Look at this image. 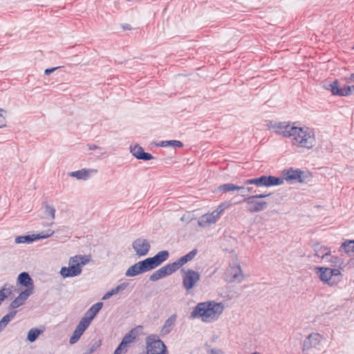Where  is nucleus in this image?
<instances>
[{
  "label": "nucleus",
  "instance_id": "6",
  "mask_svg": "<svg viewBox=\"0 0 354 354\" xmlns=\"http://www.w3.org/2000/svg\"><path fill=\"white\" fill-rule=\"evenodd\" d=\"M270 194H256L245 197L243 201L247 203V210L251 213L259 212L266 209L268 204L266 201H256V198H263L269 196Z\"/></svg>",
  "mask_w": 354,
  "mask_h": 354
},
{
  "label": "nucleus",
  "instance_id": "4",
  "mask_svg": "<svg viewBox=\"0 0 354 354\" xmlns=\"http://www.w3.org/2000/svg\"><path fill=\"white\" fill-rule=\"evenodd\" d=\"M82 255H76L71 257L69 260V266L62 267L60 270V274L64 278L73 277L78 276L82 272V266L86 263V261L79 262V259H84Z\"/></svg>",
  "mask_w": 354,
  "mask_h": 354
},
{
  "label": "nucleus",
  "instance_id": "35",
  "mask_svg": "<svg viewBox=\"0 0 354 354\" xmlns=\"http://www.w3.org/2000/svg\"><path fill=\"white\" fill-rule=\"evenodd\" d=\"M326 260L330 262L331 263V266L334 267L340 266L344 263V261L342 260V259L337 256L331 255L330 253H329L328 259Z\"/></svg>",
  "mask_w": 354,
  "mask_h": 354
},
{
  "label": "nucleus",
  "instance_id": "26",
  "mask_svg": "<svg viewBox=\"0 0 354 354\" xmlns=\"http://www.w3.org/2000/svg\"><path fill=\"white\" fill-rule=\"evenodd\" d=\"M215 223L216 219L214 218V215L210 214L209 213L201 216L198 221V225L203 227H207Z\"/></svg>",
  "mask_w": 354,
  "mask_h": 354
},
{
  "label": "nucleus",
  "instance_id": "2",
  "mask_svg": "<svg viewBox=\"0 0 354 354\" xmlns=\"http://www.w3.org/2000/svg\"><path fill=\"white\" fill-rule=\"evenodd\" d=\"M223 306L221 303L214 301L198 304L191 313L193 318H201L204 322H212L216 320L223 313Z\"/></svg>",
  "mask_w": 354,
  "mask_h": 354
},
{
  "label": "nucleus",
  "instance_id": "36",
  "mask_svg": "<svg viewBox=\"0 0 354 354\" xmlns=\"http://www.w3.org/2000/svg\"><path fill=\"white\" fill-rule=\"evenodd\" d=\"M129 346L127 345L124 342L121 341L120 344L115 348L113 354H123L128 351Z\"/></svg>",
  "mask_w": 354,
  "mask_h": 354
},
{
  "label": "nucleus",
  "instance_id": "37",
  "mask_svg": "<svg viewBox=\"0 0 354 354\" xmlns=\"http://www.w3.org/2000/svg\"><path fill=\"white\" fill-rule=\"evenodd\" d=\"M45 214L50 216L52 220L55 219V209L48 204L44 205Z\"/></svg>",
  "mask_w": 354,
  "mask_h": 354
},
{
  "label": "nucleus",
  "instance_id": "21",
  "mask_svg": "<svg viewBox=\"0 0 354 354\" xmlns=\"http://www.w3.org/2000/svg\"><path fill=\"white\" fill-rule=\"evenodd\" d=\"M198 250L194 249L187 254L179 258L176 261L171 263L172 266H174L175 270H178L180 267L183 266L187 262L192 261L197 254Z\"/></svg>",
  "mask_w": 354,
  "mask_h": 354
},
{
  "label": "nucleus",
  "instance_id": "8",
  "mask_svg": "<svg viewBox=\"0 0 354 354\" xmlns=\"http://www.w3.org/2000/svg\"><path fill=\"white\" fill-rule=\"evenodd\" d=\"M180 272L183 279V286L186 291L189 292L200 280V274L192 269H187L186 270L184 268L180 270Z\"/></svg>",
  "mask_w": 354,
  "mask_h": 354
},
{
  "label": "nucleus",
  "instance_id": "14",
  "mask_svg": "<svg viewBox=\"0 0 354 354\" xmlns=\"http://www.w3.org/2000/svg\"><path fill=\"white\" fill-rule=\"evenodd\" d=\"M149 242L145 239L139 238L132 243V248L135 250L137 255L140 257L147 254L150 250Z\"/></svg>",
  "mask_w": 354,
  "mask_h": 354
},
{
  "label": "nucleus",
  "instance_id": "31",
  "mask_svg": "<svg viewBox=\"0 0 354 354\" xmlns=\"http://www.w3.org/2000/svg\"><path fill=\"white\" fill-rule=\"evenodd\" d=\"M42 333L43 330L37 328H32L28 333L27 339L30 342H34L38 338L39 335Z\"/></svg>",
  "mask_w": 354,
  "mask_h": 354
},
{
  "label": "nucleus",
  "instance_id": "1",
  "mask_svg": "<svg viewBox=\"0 0 354 354\" xmlns=\"http://www.w3.org/2000/svg\"><path fill=\"white\" fill-rule=\"evenodd\" d=\"M267 126L274 129L276 134L291 138L292 146L310 149L316 145L315 134L308 127H298L291 125L290 122L273 120L268 121Z\"/></svg>",
  "mask_w": 354,
  "mask_h": 354
},
{
  "label": "nucleus",
  "instance_id": "18",
  "mask_svg": "<svg viewBox=\"0 0 354 354\" xmlns=\"http://www.w3.org/2000/svg\"><path fill=\"white\" fill-rule=\"evenodd\" d=\"M32 294V287L30 288H26L25 290L22 291L18 297H17L10 304L9 308L12 310H15V308H17L21 306H22L30 295Z\"/></svg>",
  "mask_w": 354,
  "mask_h": 354
},
{
  "label": "nucleus",
  "instance_id": "15",
  "mask_svg": "<svg viewBox=\"0 0 354 354\" xmlns=\"http://www.w3.org/2000/svg\"><path fill=\"white\" fill-rule=\"evenodd\" d=\"M148 271H150V269L144 259L130 266L126 271L125 275L127 277H135Z\"/></svg>",
  "mask_w": 354,
  "mask_h": 354
},
{
  "label": "nucleus",
  "instance_id": "9",
  "mask_svg": "<svg viewBox=\"0 0 354 354\" xmlns=\"http://www.w3.org/2000/svg\"><path fill=\"white\" fill-rule=\"evenodd\" d=\"M281 174L282 177L281 178H283V181L286 180V181L291 183L295 181L306 183V178L308 177L304 171L299 169H294L292 167L288 169H284Z\"/></svg>",
  "mask_w": 354,
  "mask_h": 354
},
{
  "label": "nucleus",
  "instance_id": "50",
  "mask_svg": "<svg viewBox=\"0 0 354 354\" xmlns=\"http://www.w3.org/2000/svg\"><path fill=\"white\" fill-rule=\"evenodd\" d=\"M84 259H79V262L86 261V263H87L88 262V259L86 256H84Z\"/></svg>",
  "mask_w": 354,
  "mask_h": 354
},
{
  "label": "nucleus",
  "instance_id": "22",
  "mask_svg": "<svg viewBox=\"0 0 354 354\" xmlns=\"http://www.w3.org/2000/svg\"><path fill=\"white\" fill-rule=\"evenodd\" d=\"M177 319V315L176 314L171 315L164 323L161 330L160 335L162 336H165L171 333L173 328L175 326V323Z\"/></svg>",
  "mask_w": 354,
  "mask_h": 354
},
{
  "label": "nucleus",
  "instance_id": "7",
  "mask_svg": "<svg viewBox=\"0 0 354 354\" xmlns=\"http://www.w3.org/2000/svg\"><path fill=\"white\" fill-rule=\"evenodd\" d=\"M245 185H255L257 187H271L283 184V178L273 176H261L245 180Z\"/></svg>",
  "mask_w": 354,
  "mask_h": 354
},
{
  "label": "nucleus",
  "instance_id": "25",
  "mask_svg": "<svg viewBox=\"0 0 354 354\" xmlns=\"http://www.w3.org/2000/svg\"><path fill=\"white\" fill-rule=\"evenodd\" d=\"M103 306L102 302H97L93 304L84 314V317L91 322L95 315L99 313Z\"/></svg>",
  "mask_w": 354,
  "mask_h": 354
},
{
  "label": "nucleus",
  "instance_id": "41",
  "mask_svg": "<svg viewBox=\"0 0 354 354\" xmlns=\"http://www.w3.org/2000/svg\"><path fill=\"white\" fill-rule=\"evenodd\" d=\"M3 112H5L4 109H0V128H2L6 125V118L1 114Z\"/></svg>",
  "mask_w": 354,
  "mask_h": 354
},
{
  "label": "nucleus",
  "instance_id": "10",
  "mask_svg": "<svg viewBox=\"0 0 354 354\" xmlns=\"http://www.w3.org/2000/svg\"><path fill=\"white\" fill-rule=\"evenodd\" d=\"M225 279L229 283L241 282L243 274L240 265H230L225 272Z\"/></svg>",
  "mask_w": 354,
  "mask_h": 354
},
{
  "label": "nucleus",
  "instance_id": "20",
  "mask_svg": "<svg viewBox=\"0 0 354 354\" xmlns=\"http://www.w3.org/2000/svg\"><path fill=\"white\" fill-rule=\"evenodd\" d=\"M97 171H98L96 169L84 168L77 171L70 172L69 176L71 177H75L78 180H86L91 176L96 174Z\"/></svg>",
  "mask_w": 354,
  "mask_h": 354
},
{
  "label": "nucleus",
  "instance_id": "34",
  "mask_svg": "<svg viewBox=\"0 0 354 354\" xmlns=\"http://www.w3.org/2000/svg\"><path fill=\"white\" fill-rule=\"evenodd\" d=\"M158 146H160V147H168V146H171V147H178V148H180V147H183V144L182 142L179 141V140H165V141H162L160 144H158Z\"/></svg>",
  "mask_w": 354,
  "mask_h": 354
},
{
  "label": "nucleus",
  "instance_id": "40",
  "mask_svg": "<svg viewBox=\"0 0 354 354\" xmlns=\"http://www.w3.org/2000/svg\"><path fill=\"white\" fill-rule=\"evenodd\" d=\"M129 286L127 282H123L115 287L117 292H120L124 290H125Z\"/></svg>",
  "mask_w": 354,
  "mask_h": 354
},
{
  "label": "nucleus",
  "instance_id": "44",
  "mask_svg": "<svg viewBox=\"0 0 354 354\" xmlns=\"http://www.w3.org/2000/svg\"><path fill=\"white\" fill-rule=\"evenodd\" d=\"M87 147L89 150H95V149H100L102 150V148L95 144H88Z\"/></svg>",
  "mask_w": 354,
  "mask_h": 354
},
{
  "label": "nucleus",
  "instance_id": "28",
  "mask_svg": "<svg viewBox=\"0 0 354 354\" xmlns=\"http://www.w3.org/2000/svg\"><path fill=\"white\" fill-rule=\"evenodd\" d=\"M17 313V310H11L2 317V319L0 320V332H1L8 325V324L11 321V319L14 318Z\"/></svg>",
  "mask_w": 354,
  "mask_h": 354
},
{
  "label": "nucleus",
  "instance_id": "47",
  "mask_svg": "<svg viewBox=\"0 0 354 354\" xmlns=\"http://www.w3.org/2000/svg\"><path fill=\"white\" fill-rule=\"evenodd\" d=\"M225 208V203H221L220 205H218V207H217V209L216 210L221 211V214L224 211Z\"/></svg>",
  "mask_w": 354,
  "mask_h": 354
},
{
  "label": "nucleus",
  "instance_id": "32",
  "mask_svg": "<svg viewBox=\"0 0 354 354\" xmlns=\"http://www.w3.org/2000/svg\"><path fill=\"white\" fill-rule=\"evenodd\" d=\"M91 322L86 317H83L75 330L83 334L86 329L89 326Z\"/></svg>",
  "mask_w": 354,
  "mask_h": 354
},
{
  "label": "nucleus",
  "instance_id": "13",
  "mask_svg": "<svg viewBox=\"0 0 354 354\" xmlns=\"http://www.w3.org/2000/svg\"><path fill=\"white\" fill-rule=\"evenodd\" d=\"M327 89L330 90L333 95L338 96H348L354 91L352 85H344L343 87L339 86L337 80H335L328 84Z\"/></svg>",
  "mask_w": 354,
  "mask_h": 354
},
{
  "label": "nucleus",
  "instance_id": "52",
  "mask_svg": "<svg viewBox=\"0 0 354 354\" xmlns=\"http://www.w3.org/2000/svg\"><path fill=\"white\" fill-rule=\"evenodd\" d=\"M252 354H261V353H259V352H254V353H252Z\"/></svg>",
  "mask_w": 354,
  "mask_h": 354
},
{
  "label": "nucleus",
  "instance_id": "5",
  "mask_svg": "<svg viewBox=\"0 0 354 354\" xmlns=\"http://www.w3.org/2000/svg\"><path fill=\"white\" fill-rule=\"evenodd\" d=\"M146 350L147 354H169L165 344L155 334L147 337Z\"/></svg>",
  "mask_w": 354,
  "mask_h": 354
},
{
  "label": "nucleus",
  "instance_id": "29",
  "mask_svg": "<svg viewBox=\"0 0 354 354\" xmlns=\"http://www.w3.org/2000/svg\"><path fill=\"white\" fill-rule=\"evenodd\" d=\"M138 328H132L129 332H128L123 337L122 341L124 342V343L129 346L130 344L133 343L136 339L137 333H138Z\"/></svg>",
  "mask_w": 354,
  "mask_h": 354
},
{
  "label": "nucleus",
  "instance_id": "11",
  "mask_svg": "<svg viewBox=\"0 0 354 354\" xmlns=\"http://www.w3.org/2000/svg\"><path fill=\"white\" fill-rule=\"evenodd\" d=\"M169 257V253L167 250H162L158 252L152 257L145 259V261L149 266L150 270L158 267L163 262L167 261Z\"/></svg>",
  "mask_w": 354,
  "mask_h": 354
},
{
  "label": "nucleus",
  "instance_id": "24",
  "mask_svg": "<svg viewBox=\"0 0 354 354\" xmlns=\"http://www.w3.org/2000/svg\"><path fill=\"white\" fill-rule=\"evenodd\" d=\"M17 282L21 286L27 288H33V280L26 272H22L18 275Z\"/></svg>",
  "mask_w": 354,
  "mask_h": 354
},
{
  "label": "nucleus",
  "instance_id": "3",
  "mask_svg": "<svg viewBox=\"0 0 354 354\" xmlns=\"http://www.w3.org/2000/svg\"><path fill=\"white\" fill-rule=\"evenodd\" d=\"M315 270L317 274H319V279L330 286H337L342 281V274L338 268L316 267Z\"/></svg>",
  "mask_w": 354,
  "mask_h": 354
},
{
  "label": "nucleus",
  "instance_id": "46",
  "mask_svg": "<svg viewBox=\"0 0 354 354\" xmlns=\"http://www.w3.org/2000/svg\"><path fill=\"white\" fill-rule=\"evenodd\" d=\"M122 28L124 30H131L132 28H131V26L129 24H122Z\"/></svg>",
  "mask_w": 354,
  "mask_h": 354
},
{
  "label": "nucleus",
  "instance_id": "38",
  "mask_svg": "<svg viewBox=\"0 0 354 354\" xmlns=\"http://www.w3.org/2000/svg\"><path fill=\"white\" fill-rule=\"evenodd\" d=\"M82 335V333L75 330L73 331V335L70 337V339H69L70 344H75L80 339V338L81 337Z\"/></svg>",
  "mask_w": 354,
  "mask_h": 354
},
{
  "label": "nucleus",
  "instance_id": "16",
  "mask_svg": "<svg viewBox=\"0 0 354 354\" xmlns=\"http://www.w3.org/2000/svg\"><path fill=\"white\" fill-rule=\"evenodd\" d=\"M175 272L174 266H172L171 263H169L153 272V274L150 275L149 280L151 281H156L160 279L169 276Z\"/></svg>",
  "mask_w": 354,
  "mask_h": 354
},
{
  "label": "nucleus",
  "instance_id": "30",
  "mask_svg": "<svg viewBox=\"0 0 354 354\" xmlns=\"http://www.w3.org/2000/svg\"><path fill=\"white\" fill-rule=\"evenodd\" d=\"M241 189H244L243 186H238L232 183H226L220 185L218 189L223 192H229L232 191H239Z\"/></svg>",
  "mask_w": 354,
  "mask_h": 354
},
{
  "label": "nucleus",
  "instance_id": "39",
  "mask_svg": "<svg viewBox=\"0 0 354 354\" xmlns=\"http://www.w3.org/2000/svg\"><path fill=\"white\" fill-rule=\"evenodd\" d=\"M117 293L118 292L115 288H112L111 290H110L106 294L104 295V296L102 297V300H106L109 299L111 297L116 295Z\"/></svg>",
  "mask_w": 354,
  "mask_h": 354
},
{
  "label": "nucleus",
  "instance_id": "51",
  "mask_svg": "<svg viewBox=\"0 0 354 354\" xmlns=\"http://www.w3.org/2000/svg\"><path fill=\"white\" fill-rule=\"evenodd\" d=\"M245 189H246V188L245 187H244V189H240V190L242 191V192H241L242 193V196H244V197H245V194H243V192H244L243 191L245 190Z\"/></svg>",
  "mask_w": 354,
  "mask_h": 354
},
{
  "label": "nucleus",
  "instance_id": "19",
  "mask_svg": "<svg viewBox=\"0 0 354 354\" xmlns=\"http://www.w3.org/2000/svg\"><path fill=\"white\" fill-rule=\"evenodd\" d=\"M130 152L132 155L138 160H150L153 158V156L148 152H145L143 148L139 145H131Z\"/></svg>",
  "mask_w": 354,
  "mask_h": 354
},
{
  "label": "nucleus",
  "instance_id": "33",
  "mask_svg": "<svg viewBox=\"0 0 354 354\" xmlns=\"http://www.w3.org/2000/svg\"><path fill=\"white\" fill-rule=\"evenodd\" d=\"M102 345L101 339H96L92 341L88 345V349L84 352V354H92L95 352L97 348H99Z\"/></svg>",
  "mask_w": 354,
  "mask_h": 354
},
{
  "label": "nucleus",
  "instance_id": "43",
  "mask_svg": "<svg viewBox=\"0 0 354 354\" xmlns=\"http://www.w3.org/2000/svg\"><path fill=\"white\" fill-rule=\"evenodd\" d=\"M59 68V67H53V68H46L44 71V74L46 75H50L52 73H53L55 71H56Z\"/></svg>",
  "mask_w": 354,
  "mask_h": 354
},
{
  "label": "nucleus",
  "instance_id": "49",
  "mask_svg": "<svg viewBox=\"0 0 354 354\" xmlns=\"http://www.w3.org/2000/svg\"><path fill=\"white\" fill-rule=\"evenodd\" d=\"M246 190H247L248 192H250V193L254 194H257V190H256V189H254L253 187H247V188H246Z\"/></svg>",
  "mask_w": 354,
  "mask_h": 354
},
{
  "label": "nucleus",
  "instance_id": "27",
  "mask_svg": "<svg viewBox=\"0 0 354 354\" xmlns=\"http://www.w3.org/2000/svg\"><path fill=\"white\" fill-rule=\"evenodd\" d=\"M339 252H344L348 255L354 253V240H346L339 247Z\"/></svg>",
  "mask_w": 354,
  "mask_h": 354
},
{
  "label": "nucleus",
  "instance_id": "23",
  "mask_svg": "<svg viewBox=\"0 0 354 354\" xmlns=\"http://www.w3.org/2000/svg\"><path fill=\"white\" fill-rule=\"evenodd\" d=\"M313 250L315 252L316 256L321 257L323 259H328L329 253L331 252L330 248L322 245L319 243L313 245Z\"/></svg>",
  "mask_w": 354,
  "mask_h": 354
},
{
  "label": "nucleus",
  "instance_id": "12",
  "mask_svg": "<svg viewBox=\"0 0 354 354\" xmlns=\"http://www.w3.org/2000/svg\"><path fill=\"white\" fill-rule=\"evenodd\" d=\"M54 234V231L48 230L46 232H41L37 234L19 236L15 239L16 243H31L35 241L41 239H47Z\"/></svg>",
  "mask_w": 354,
  "mask_h": 354
},
{
  "label": "nucleus",
  "instance_id": "45",
  "mask_svg": "<svg viewBox=\"0 0 354 354\" xmlns=\"http://www.w3.org/2000/svg\"><path fill=\"white\" fill-rule=\"evenodd\" d=\"M210 214H213L214 215V218L216 219V222L217 221V220L220 217V215H221V211H217V210H214L213 211L212 213H209Z\"/></svg>",
  "mask_w": 354,
  "mask_h": 354
},
{
  "label": "nucleus",
  "instance_id": "42",
  "mask_svg": "<svg viewBox=\"0 0 354 354\" xmlns=\"http://www.w3.org/2000/svg\"><path fill=\"white\" fill-rule=\"evenodd\" d=\"M207 354H223V352L219 348H214L208 350Z\"/></svg>",
  "mask_w": 354,
  "mask_h": 354
},
{
  "label": "nucleus",
  "instance_id": "17",
  "mask_svg": "<svg viewBox=\"0 0 354 354\" xmlns=\"http://www.w3.org/2000/svg\"><path fill=\"white\" fill-rule=\"evenodd\" d=\"M322 337L317 333H310L304 341L303 351L316 347L321 342Z\"/></svg>",
  "mask_w": 354,
  "mask_h": 354
},
{
  "label": "nucleus",
  "instance_id": "48",
  "mask_svg": "<svg viewBox=\"0 0 354 354\" xmlns=\"http://www.w3.org/2000/svg\"><path fill=\"white\" fill-rule=\"evenodd\" d=\"M351 82L354 83V73L351 75L347 80V83L351 84ZM353 88H354V84H353Z\"/></svg>",
  "mask_w": 354,
  "mask_h": 354
}]
</instances>
